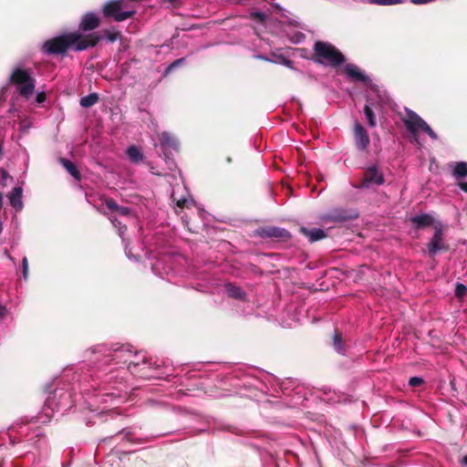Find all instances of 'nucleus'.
Masks as SVG:
<instances>
[{"label":"nucleus","mask_w":467,"mask_h":467,"mask_svg":"<svg viewBox=\"0 0 467 467\" xmlns=\"http://www.w3.org/2000/svg\"><path fill=\"white\" fill-rule=\"evenodd\" d=\"M424 383V379L420 377H412L409 380V385L412 388L420 387Z\"/></svg>","instance_id":"29"},{"label":"nucleus","mask_w":467,"mask_h":467,"mask_svg":"<svg viewBox=\"0 0 467 467\" xmlns=\"http://www.w3.org/2000/svg\"><path fill=\"white\" fill-rule=\"evenodd\" d=\"M99 101V95L97 93H90L80 99V106L83 108H89Z\"/></svg>","instance_id":"23"},{"label":"nucleus","mask_w":467,"mask_h":467,"mask_svg":"<svg viewBox=\"0 0 467 467\" xmlns=\"http://www.w3.org/2000/svg\"><path fill=\"white\" fill-rule=\"evenodd\" d=\"M411 222L417 228H421L432 224L434 220L431 214L421 213L411 217Z\"/></svg>","instance_id":"18"},{"label":"nucleus","mask_w":467,"mask_h":467,"mask_svg":"<svg viewBox=\"0 0 467 467\" xmlns=\"http://www.w3.org/2000/svg\"><path fill=\"white\" fill-rule=\"evenodd\" d=\"M10 205L16 211L20 212L23 210V188L21 186L15 187L8 194Z\"/></svg>","instance_id":"11"},{"label":"nucleus","mask_w":467,"mask_h":467,"mask_svg":"<svg viewBox=\"0 0 467 467\" xmlns=\"http://www.w3.org/2000/svg\"><path fill=\"white\" fill-rule=\"evenodd\" d=\"M434 234L428 244V253L431 256L435 255L438 252L447 250V246L444 244L442 234V225L441 223H437L434 225Z\"/></svg>","instance_id":"8"},{"label":"nucleus","mask_w":467,"mask_h":467,"mask_svg":"<svg viewBox=\"0 0 467 467\" xmlns=\"http://www.w3.org/2000/svg\"><path fill=\"white\" fill-rule=\"evenodd\" d=\"M61 165L67 170V171L76 180L79 181L81 176L77 166L69 160L61 158L59 160Z\"/></svg>","instance_id":"19"},{"label":"nucleus","mask_w":467,"mask_h":467,"mask_svg":"<svg viewBox=\"0 0 467 467\" xmlns=\"http://www.w3.org/2000/svg\"><path fill=\"white\" fill-rule=\"evenodd\" d=\"M22 273L24 278L26 279L28 275V261L26 256L22 260Z\"/></svg>","instance_id":"30"},{"label":"nucleus","mask_w":467,"mask_h":467,"mask_svg":"<svg viewBox=\"0 0 467 467\" xmlns=\"http://www.w3.org/2000/svg\"><path fill=\"white\" fill-rule=\"evenodd\" d=\"M103 38L109 43H114L120 38V34L117 31H106L105 36L97 32L88 36H83L79 32L65 33L45 42L43 48L47 54L50 55L65 54L67 49L83 51L95 47Z\"/></svg>","instance_id":"1"},{"label":"nucleus","mask_w":467,"mask_h":467,"mask_svg":"<svg viewBox=\"0 0 467 467\" xmlns=\"http://www.w3.org/2000/svg\"><path fill=\"white\" fill-rule=\"evenodd\" d=\"M230 296H232L235 299L245 300L246 294L238 293V294H230Z\"/></svg>","instance_id":"38"},{"label":"nucleus","mask_w":467,"mask_h":467,"mask_svg":"<svg viewBox=\"0 0 467 467\" xmlns=\"http://www.w3.org/2000/svg\"><path fill=\"white\" fill-rule=\"evenodd\" d=\"M135 12L133 8H127L123 0H111L103 7L104 16L113 17L118 22L131 17Z\"/></svg>","instance_id":"5"},{"label":"nucleus","mask_w":467,"mask_h":467,"mask_svg":"<svg viewBox=\"0 0 467 467\" xmlns=\"http://www.w3.org/2000/svg\"><path fill=\"white\" fill-rule=\"evenodd\" d=\"M255 57L259 58V59H262V60H265V61H268V62H273L272 59L266 57L264 55H256Z\"/></svg>","instance_id":"41"},{"label":"nucleus","mask_w":467,"mask_h":467,"mask_svg":"<svg viewBox=\"0 0 467 467\" xmlns=\"http://www.w3.org/2000/svg\"><path fill=\"white\" fill-rule=\"evenodd\" d=\"M8 80L16 87V93L24 99H27L33 95L36 79L30 68H26L20 65L15 67Z\"/></svg>","instance_id":"2"},{"label":"nucleus","mask_w":467,"mask_h":467,"mask_svg":"<svg viewBox=\"0 0 467 467\" xmlns=\"http://www.w3.org/2000/svg\"><path fill=\"white\" fill-rule=\"evenodd\" d=\"M99 25V18L94 13H87L83 16L80 22V28L82 31H91L97 28Z\"/></svg>","instance_id":"12"},{"label":"nucleus","mask_w":467,"mask_h":467,"mask_svg":"<svg viewBox=\"0 0 467 467\" xmlns=\"http://www.w3.org/2000/svg\"><path fill=\"white\" fill-rule=\"evenodd\" d=\"M315 54L318 57L319 63H327L337 67L344 63V56L331 44L317 41L314 46Z\"/></svg>","instance_id":"4"},{"label":"nucleus","mask_w":467,"mask_h":467,"mask_svg":"<svg viewBox=\"0 0 467 467\" xmlns=\"http://www.w3.org/2000/svg\"><path fill=\"white\" fill-rule=\"evenodd\" d=\"M146 254L148 255V259H151V254H150L146 253Z\"/></svg>","instance_id":"47"},{"label":"nucleus","mask_w":467,"mask_h":467,"mask_svg":"<svg viewBox=\"0 0 467 467\" xmlns=\"http://www.w3.org/2000/svg\"><path fill=\"white\" fill-rule=\"evenodd\" d=\"M35 100L36 103H42L46 100V94L44 91H40L38 93H36V97H35Z\"/></svg>","instance_id":"33"},{"label":"nucleus","mask_w":467,"mask_h":467,"mask_svg":"<svg viewBox=\"0 0 467 467\" xmlns=\"http://www.w3.org/2000/svg\"><path fill=\"white\" fill-rule=\"evenodd\" d=\"M1 176H2V181H3V184L5 185L6 184V182L8 179H11L7 173V171H5V170H2L1 171Z\"/></svg>","instance_id":"35"},{"label":"nucleus","mask_w":467,"mask_h":467,"mask_svg":"<svg viewBox=\"0 0 467 467\" xmlns=\"http://www.w3.org/2000/svg\"><path fill=\"white\" fill-rule=\"evenodd\" d=\"M125 254L130 259H134L135 261H138L140 259V255H134L131 252V249L129 248L128 244H125Z\"/></svg>","instance_id":"32"},{"label":"nucleus","mask_w":467,"mask_h":467,"mask_svg":"<svg viewBox=\"0 0 467 467\" xmlns=\"http://www.w3.org/2000/svg\"><path fill=\"white\" fill-rule=\"evenodd\" d=\"M276 57V60H273V63H276V64H282L291 69H294V67H293V61L286 58L285 57H284L283 55H279V56H275Z\"/></svg>","instance_id":"27"},{"label":"nucleus","mask_w":467,"mask_h":467,"mask_svg":"<svg viewBox=\"0 0 467 467\" xmlns=\"http://www.w3.org/2000/svg\"><path fill=\"white\" fill-rule=\"evenodd\" d=\"M370 5H392L403 3V0H368Z\"/></svg>","instance_id":"26"},{"label":"nucleus","mask_w":467,"mask_h":467,"mask_svg":"<svg viewBox=\"0 0 467 467\" xmlns=\"http://www.w3.org/2000/svg\"><path fill=\"white\" fill-rule=\"evenodd\" d=\"M384 182L383 171L378 164H371L365 168L359 187L368 189L374 185L380 186L384 184Z\"/></svg>","instance_id":"6"},{"label":"nucleus","mask_w":467,"mask_h":467,"mask_svg":"<svg viewBox=\"0 0 467 467\" xmlns=\"http://www.w3.org/2000/svg\"><path fill=\"white\" fill-rule=\"evenodd\" d=\"M152 259H154V261L150 262V267L156 275H159L161 278H164V276L169 277V275H172L174 270L171 267V258L170 256H152ZM168 280L170 281V278H168Z\"/></svg>","instance_id":"7"},{"label":"nucleus","mask_w":467,"mask_h":467,"mask_svg":"<svg viewBox=\"0 0 467 467\" xmlns=\"http://www.w3.org/2000/svg\"><path fill=\"white\" fill-rule=\"evenodd\" d=\"M160 144L162 150H176L178 148V141L176 138L167 131H163L160 135Z\"/></svg>","instance_id":"16"},{"label":"nucleus","mask_w":467,"mask_h":467,"mask_svg":"<svg viewBox=\"0 0 467 467\" xmlns=\"http://www.w3.org/2000/svg\"><path fill=\"white\" fill-rule=\"evenodd\" d=\"M225 290L223 292H241L239 287H236L231 284H225Z\"/></svg>","instance_id":"34"},{"label":"nucleus","mask_w":467,"mask_h":467,"mask_svg":"<svg viewBox=\"0 0 467 467\" xmlns=\"http://www.w3.org/2000/svg\"><path fill=\"white\" fill-rule=\"evenodd\" d=\"M466 294H462V293H459V294H456V296H458V298L460 300H462L463 296H465Z\"/></svg>","instance_id":"44"},{"label":"nucleus","mask_w":467,"mask_h":467,"mask_svg":"<svg viewBox=\"0 0 467 467\" xmlns=\"http://www.w3.org/2000/svg\"><path fill=\"white\" fill-rule=\"evenodd\" d=\"M260 235L263 237L288 238L290 234L287 230L280 227L270 226L260 230Z\"/></svg>","instance_id":"13"},{"label":"nucleus","mask_w":467,"mask_h":467,"mask_svg":"<svg viewBox=\"0 0 467 467\" xmlns=\"http://www.w3.org/2000/svg\"><path fill=\"white\" fill-rule=\"evenodd\" d=\"M434 1L435 0H410V2L415 5H425Z\"/></svg>","instance_id":"36"},{"label":"nucleus","mask_w":467,"mask_h":467,"mask_svg":"<svg viewBox=\"0 0 467 467\" xmlns=\"http://www.w3.org/2000/svg\"><path fill=\"white\" fill-rule=\"evenodd\" d=\"M452 166V175L456 179H462L467 176V162L460 161L454 163Z\"/></svg>","instance_id":"20"},{"label":"nucleus","mask_w":467,"mask_h":467,"mask_svg":"<svg viewBox=\"0 0 467 467\" xmlns=\"http://www.w3.org/2000/svg\"><path fill=\"white\" fill-rule=\"evenodd\" d=\"M138 365H139V362L130 361L129 363V367L128 368H129L130 370H131L132 368H136Z\"/></svg>","instance_id":"43"},{"label":"nucleus","mask_w":467,"mask_h":467,"mask_svg":"<svg viewBox=\"0 0 467 467\" xmlns=\"http://www.w3.org/2000/svg\"><path fill=\"white\" fill-rule=\"evenodd\" d=\"M107 208L111 212H116L120 216L129 217L131 215V210L127 206H119L114 200L107 199L106 202Z\"/></svg>","instance_id":"17"},{"label":"nucleus","mask_w":467,"mask_h":467,"mask_svg":"<svg viewBox=\"0 0 467 467\" xmlns=\"http://www.w3.org/2000/svg\"><path fill=\"white\" fill-rule=\"evenodd\" d=\"M353 218L349 215L347 211L341 209H334L328 213L323 216V220L326 222H337L341 223Z\"/></svg>","instance_id":"14"},{"label":"nucleus","mask_w":467,"mask_h":467,"mask_svg":"<svg viewBox=\"0 0 467 467\" xmlns=\"http://www.w3.org/2000/svg\"><path fill=\"white\" fill-rule=\"evenodd\" d=\"M454 292H467V288L462 284H457Z\"/></svg>","instance_id":"37"},{"label":"nucleus","mask_w":467,"mask_h":467,"mask_svg":"<svg viewBox=\"0 0 467 467\" xmlns=\"http://www.w3.org/2000/svg\"><path fill=\"white\" fill-rule=\"evenodd\" d=\"M459 187L464 191L465 192H467V182H460L459 183Z\"/></svg>","instance_id":"42"},{"label":"nucleus","mask_w":467,"mask_h":467,"mask_svg":"<svg viewBox=\"0 0 467 467\" xmlns=\"http://www.w3.org/2000/svg\"><path fill=\"white\" fill-rule=\"evenodd\" d=\"M304 35L299 33L296 36V38L292 40L293 43H299L302 39H304Z\"/></svg>","instance_id":"40"},{"label":"nucleus","mask_w":467,"mask_h":467,"mask_svg":"<svg viewBox=\"0 0 467 467\" xmlns=\"http://www.w3.org/2000/svg\"><path fill=\"white\" fill-rule=\"evenodd\" d=\"M332 346L337 352H343L345 350L342 334L337 329H335V334L332 339Z\"/></svg>","instance_id":"24"},{"label":"nucleus","mask_w":467,"mask_h":467,"mask_svg":"<svg viewBox=\"0 0 467 467\" xmlns=\"http://www.w3.org/2000/svg\"><path fill=\"white\" fill-rule=\"evenodd\" d=\"M353 137L356 148L360 151L368 150L370 140L367 130L358 122L355 121L353 128Z\"/></svg>","instance_id":"9"},{"label":"nucleus","mask_w":467,"mask_h":467,"mask_svg":"<svg viewBox=\"0 0 467 467\" xmlns=\"http://www.w3.org/2000/svg\"><path fill=\"white\" fill-rule=\"evenodd\" d=\"M345 71L349 78L356 81L363 82L367 86L371 85V79L366 76L360 68L354 64H347Z\"/></svg>","instance_id":"10"},{"label":"nucleus","mask_w":467,"mask_h":467,"mask_svg":"<svg viewBox=\"0 0 467 467\" xmlns=\"http://www.w3.org/2000/svg\"><path fill=\"white\" fill-rule=\"evenodd\" d=\"M7 309L5 306L0 305V318H4L6 315Z\"/></svg>","instance_id":"39"},{"label":"nucleus","mask_w":467,"mask_h":467,"mask_svg":"<svg viewBox=\"0 0 467 467\" xmlns=\"http://www.w3.org/2000/svg\"><path fill=\"white\" fill-rule=\"evenodd\" d=\"M363 111L366 116L368 125L370 128H375L377 126V121H376V117H375L374 111L371 109L369 99H368V103L365 105Z\"/></svg>","instance_id":"22"},{"label":"nucleus","mask_w":467,"mask_h":467,"mask_svg":"<svg viewBox=\"0 0 467 467\" xmlns=\"http://www.w3.org/2000/svg\"><path fill=\"white\" fill-rule=\"evenodd\" d=\"M109 220L111 221L114 227L118 228L119 235L121 237V239L124 243L125 242L124 233L127 230L126 225L121 221H119L118 218L113 217L112 215L109 217Z\"/></svg>","instance_id":"25"},{"label":"nucleus","mask_w":467,"mask_h":467,"mask_svg":"<svg viewBox=\"0 0 467 467\" xmlns=\"http://www.w3.org/2000/svg\"><path fill=\"white\" fill-rule=\"evenodd\" d=\"M171 197L173 198V201L176 202L179 207H189L190 203L193 202L192 200H189L187 198L177 199L174 192L172 193Z\"/></svg>","instance_id":"28"},{"label":"nucleus","mask_w":467,"mask_h":467,"mask_svg":"<svg viewBox=\"0 0 467 467\" xmlns=\"http://www.w3.org/2000/svg\"><path fill=\"white\" fill-rule=\"evenodd\" d=\"M462 462L467 465V455H465L462 459Z\"/></svg>","instance_id":"45"},{"label":"nucleus","mask_w":467,"mask_h":467,"mask_svg":"<svg viewBox=\"0 0 467 467\" xmlns=\"http://www.w3.org/2000/svg\"><path fill=\"white\" fill-rule=\"evenodd\" d=\"M300 231L308 238L309 242L311 243L322 240L327 236L325 231L320 228L308 229L306 227H301Z\"/></svg>","instance_id":"15"},{"label":"nucleus","mask_w":467,"mask_h":467,"mask_svg":"<svg viewBox=\"0 0 467 467\" xmlns=\"http://www.w3.org/2000/svg\"><path fill=\"white\" fill-rule=\"evenodd\" d=\"M185 61V58H179V59H176L175 61H173L167 68V72H170L171 71L173 68L179 67L180 65H182L183 62Z\"/></svg>","instance_id":"31"},{"label":"nucleus","mask_w":467,"mask_h":467,"mask_svg":"<svg viewBox=\"0 0 467 467\" xmlns=\"http://www.w3.org/2000/svg\"><path fill=\"white\" fill-rule=\"evenodd\" d=\"M6 255H7V258H8V259H10L11 261H14V259H13V257H12V256H10V255H9V254H6Z\"/></svg>","instance_id":"46"},{"label":"nucleus","mask_w":467,"mask_h":467,"mask_svg":"<svg viewBox=\"0 0 467 467\" xmlns=\"http://www.w3.org/2000/svg\"><path fill=\"white\" fill-rule=\"evenodd\" d=\"M407 115L402 119L407 130H409L411 141L420 145L418 133L420 130L427 133L432 140L438 139L437 134L431 130L428 123L418 114L410 109H406Z\"/></svg>","instance_id":"3"},{"label":"nucleus","mask_w":467,"mask_h":467,"mask_svg":"<svg viewBox=\"0 0 467 467\" xmlns=\"http://www.w3.org/2000/svg\"><path fill=\"white\" fill-rule=\"evenodd\" d=\"M127 154H128L130 160L134 163H140L143 160V155H142L140 150L134 145L130 146L127 149Z\"/></svg>","instance_id":"21"}]
</instances>
